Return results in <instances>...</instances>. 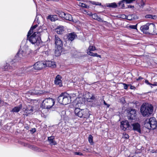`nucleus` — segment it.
<instances>
[{
	"label": "nucleus",
	"instance_id": "obj_2",
	"mask_svg": "<svg viewBox=\"0 0 157 157\" xmlns=\"http://www.w3.org/2000/svg\"><path fill=\"white\" fill-rule=\"evenodd\" d=\"M38 26V25L36 24L33 27H31L27 35V40L32 44H36L37 45L40 44L41 41L40 32L38 31L35 32L32 34L31 35V34L34 31H35V29ZM36 31V30H35Z\"/></svg>",
	"mask_w": 157,
	"mask_h": 157
},
{
	"label": "nucleus",
	"instance_id": "obj_27",
	"mask_svg": "<svg viewBox=\"0 0 157 157\" xmlns=\"http://www.w3.org/2000/svg\"><path fill=\"white\" fill-rule=\"evenodd\" d=\"M65 16L64 17V18L66 20L69 21H72L73 20L72 16L68 13L65 14Z\"/></svg>",
	"mask_w": 157,
	"mask_h": 157
},
{
	"label": "nucleus",
	"instance_id": "obj_21",
	"mask_svg": "<svg viewBox=\"0 0 157 157\" xmlns=\"http://www.w3.org/2000/svg\"><path fill=\"white\" fill-rule=\"evenodd\" d=\"M54 140L55 137L54 136L48 137V140L50 144L51 145H56V144L57 143Z\"/></svg>",
	"mask_w": 157,
	"mask_h": 157
},
{
	"label": "nucleus",
	"instance_id": "obj_28",
	"mask_svg": "<svg viewBox=\"0 0 157 157\" xmlns=\"http://www.w3.org/2000/svg\"><path fill=\"white\" fill-rule=\"evenodd\" d=\"M107 6L109 7L115 8L117 7V5L115 2H113L111 3H109L107 5Z\"/></svg>",
	"mask_w": 157,
	"mask_h": 157
},
{
	"label": "nucleus",
	"instance_id": "obj_44",
	"mask_svg": "<svg viewBox=\"0 0 157 157\" xmlns=\"http://www.w3.org/2000/svg\"><path fill=\"white\" fill-rule=\"evenodd\" d=\"M145 82L147 84L149 85H150V86H151V83H149V81H148V80H145Z\"/></svg>",
	"mask_w": 157,
	"mask_h": 157
},
{
	"label": "nucleus",
	"instance_id": "obj_18",
	"mask_svg": "<svg viewBox=\"0 0 157 157\" xmlns=\"http://www.w3.org/2000/svg\"><path fill=\"white\" fill-rule=\"evenodd\" d=\"M78 101L77 102L76 101H75L73 102V106L75 108V115L77 116H78Z\"/></svg>",
	"mask_w": 157,
	"mask_h": 157
},
{
	"label": "nucleus",
	"instance_id": "obj_33",
	"mask_svg": "<svg viewBox=\"0 0 157 157\" xmlns=\"http://www.w3.org/2000/svg\"><path fill=\"white\" fill-rule=\"evenodd\" d=\"M81 6L82 7H85L86 8H88L89 6L86 5L85 3L82 2H79V6Z\"/></svg>",
	"mask_w": 157,
	"mask_h": 157
},
{
	"label": "nucleus",
	"instance_id": "obj_52",
	"mask_svg": "<svg viewBox=\"0 0 157 157\" xmlns=\"http://www.w3.org/2000/svg\"><path fill=\"white\" fill-rule=\"evenodd\" d=\"M82 155V154H81V153H80L79 152V155Z\"/></svg>",
	"mask_w": 157,
	"mask_h": 157
},
{
	"label": "nucleus",
	"instance_id": "obj_40",
	"mask_svg": "<svg viewBox=\"0 0 157 157\" xmlns=\"http://www.w3.org/2000/svg\"><path fill=\"white\" fill-rule=\"evenodd\" d=\"M152 17V15H150V14L147 15H146L145 16V18H151Z\"/></svg>",
	"mask_w": 157,
	"mask_h": 157
},
{
	"label": "nucleus",
	"instance_id": "obj_17",
	"mask_svg": "<svg viewBox=\"0 0 157 157\" xmlns=\"http://www.w3.org/2000/svg\"><path fill=\"white\" fill-rule=\"evenodd\" d=\"M76 36H77V35H76L75 33L74 32H73L67 34V39L68 40L72 41L75 39Z\"/></svg>",
	"mask_w": 157,
	"mask_h": 157
},
{
	"label": "nucleus",
	"instance_id": "obj_8",
	"mask_svg": "<svg viewBox=\"0 0 157 157\" xmlns=\"http://www.w3.org/2000/svg\"><path fill=\"white\" fill-rule=\"evenodd\" d=\"M94 98L95 97L90 92H87L85 95H83L82 97L81 96L79 97V101L82 100V101H81V103H82L83 102H85L86 100L88 102H90L92 101Z\"/></svg>",
	"mask_w": 157,
	"mask_h": 157
},
{
	"label": "nucleus",
	"instance_id": "obj_37",
	"mask_svg": "<svg viewBox=\"0 0 157 157\" xmlns=\"http://www.w3.org/2000/svg\"><path fill=\"white\" fill-rule=\"evenodd\" d=\"M123 138L125 139H128L129 137V135L126 133L123 134Z\"/></svg>",
	"mask_w": 157,
	"mask_h": 157
},
{
	"label": "nucleus",
	"instance_id": "obj_32",
	"mask_svg": "<svg viewBox=\"0 0 157 157\" xmlns=\"http://www.w3.org/2000/svg\"><path fill=\"white\" fill-rule=\"evenodd\" d=\"M88 141L91 144H93V137L91 135H90L88 137Z\"/></svg>",
	"mask_w": 157,
	"mask_h": 157
},
{
	"label": "nucleus",
	"instance_id": "obj_35",
	"mask_svg": "<svg viewBox=\"0 0 157 157\" xmlns=\"http://www.w3.org/2000/svg\"><path fill=\"white\" fill-rule=\"evenodd\" d=\"M137 24L135 25H131L129 26V28L132 29H137Z\"/></svg>",
	"mask_w": 157,
	"mask_h": 157
},
{
	"label": "nucleus",
	"instance_id": "obj_51",
	"mask_svg": "<svg viewBox=\"0 0 157 157\" xmlns=\"http://www.w3.org/2000/svg\"><path fill=\"white\" fill-rule=\"evenodd\" d=\"M106 105L107 106V107H109V106H110V105H109V104H107V105Z\"/></svg>",
	"mask_w": 157,
	"mask_h": 157
},
{
	"label": "nucleus",
	"instance_id": "obj_38",
	"mask_svg": "<svg viewBox=\"0 0 157 157\" xmlns=\"http://www.w3.org/2000/svg\"><path fill=\"white\" fill-rule=\"evenodd\" d=\"M126 3H130L136 0H125Z\"/></svg>",
	"mask_w": 157,
	"mask_h": 157
},
{
	"label": "nucleus",
	"instance_id": "obj_10",
	"mask_svg": "<svg viewBox=\"0 0 157 157\" xmlns=\"http://www.w3.org/2000/svg\"><path fill=\"white\" fill-rule=\"evenodd\" d=\"M96 50L95 47L93 46H89L88 50H87V54L89 55L94 57H99L101 58V56L100 55H98L97 53H94L92 52V51H94Z\"/></svg>",
	"mask_w": 157,
	"mask_h": 157
},
{
	"label": "nucleus",
	"instance_id": "obj_20",
	"mask_svg": "<svg viewBox=\"0 0 157 157\" xmlns=\"http://www.w3.org/2000/svg\"><path fill=\"white\" fill-rule=\"evenodd\" d=\"M46 65V67L47 66L49 67L55 68L56 67L55 63L54 62L52 61H48L45 63Z\"/></svg>",
	"mask_w": 157,
	"mask_h": 157
},
{
	"label": "nucleus",
	"instance_id": "obj_30",
	"mask_svg": "<svg viewBox=\"0 0 157 157\" xmlns=\"http://www.w3.org/2000/svg\"><path fill=\"white\" fill-rule=\"evenodd\" d=\"M55 16H53L52 15H48L47 18L49 19L51 21H53L56 20V18H55Z\"/></svg>",
	"mask_w": 157,
	"mask_h": 157
},
{
	"label": "nucleus",
	"instance_id": "obj_31",
	"mask_svg": "<svg viewBox=\"0 0 157 157\" xmlns=\"http://www.w3.org/2000/svg\"><path fill=\"white\" fill-rule=\"evenodd\" d=\"M125 2V0H122L120 2L118 3L119 5L121 6V8H123L124 7V2Z\"/></svg>",
	"mask_w": 157,
	"mask_h": 157
},
{
	"label": "nucleus",
	"instance_id": "obj_3",
	"mask_svg": "<svg viewBox=\"0 0 157 157\" xmlns=\"http://www.w3.org/2000/svg\"><path fill=\"white\" fill-rule=\"evenodd\" d=\"M75 96V94H69L67 93H63L58 97L57 100L60 104L66 105L70 103L71 101V98Z\"/></svg>",
	"mask_w": 157,
	"mask_h": 157
},
{
	"label": "nucleus",
	"instance_id": "obj_24",
	"mask_svg": "<svg viewBox=\"0 0 157 157\" xmlns=\"http://www.w3.org/2000/svg\"><path fill=\"white\" fill-rule=\"evenodd\" d=\"M25 72H29L34 71V69L33 66H30L28 67L25 68Z\"/></svg>",
	"mask_w": 157,
	"mask_h": 157
},
{
	"label": "nucleus",
	"instance_id": "obj_48",
	"mask_svg": "<svg viewBox=\"0 0 157 157\" xmlns=\"http://www.w3.org/2000/svg\"><path fill=\"white\" fill-rule=\"evenodd\" d=\"M47 1H57V0H46Z\"/></svg>",
	"mask_w": 157,
	"mask_h": 157
},
{
	"label": "nucleus",
	"instance_id": "obj_22",
	"mask_svg": "<svg viewBox=\"0 0 157 157\" xmlns=\"http://www.w3.org/2000/svg\"><path fill=\"white\" fill-rule=\"evenodd\" d=\"M56 31L58 34H62L64 31V27L63 26H59L56 29Z\"/></svg>",
	"mask_w": 157,
	"mask_h": 157
},
{
	"label": "nucleus",
	"instance_id": "obj_45",
	"mask_svg": "<svg viewBox=\"0 0 157 157\" xmlns=\"http://www.w3.org/2000/svg\"><path fill=\"white\" fill-rule=\"evenodd\" d=\"M143 78L141 77H139L138 78L136 79V80L137 81H138L139 80H141L143 79Z\"/></svg>",
	"mask_w": 157,
	"mask_h": 157
},
{
	"label": "nucleus",
	"instance_id": "obj_34",
	"mask_svg": "<svg viewBox=\"0 0 157 157\" xmlns=\"http://www.w3.org/2000/svg\"><path fill=\"white\" fill-rule=\"evenodd\" d=\"M81 110H79V117H85V116L84 114H82V110L80 109Z\"/></svg>",
	"mask_w": 157,
	"mask_h": 157
},
{
	"label": "nucleus",
	"instance_id": "obj_36",
	"mask_svg": "<svg viewBox=\"0 0 157 157\" xmlns=\"http://www.w3.org/2000/svg\"><path fill=\"white\" fill-rule=\"evenodd\" d=\"M124 86V89L125 90H127L128 89V86H129V85H127L125 83H122Z\"/></svg>",
	"mask_w": 157,
	"mask_h": 157
},
{
	"label": "nucleus",
	"instance_id": "obj_53",
	"mask_svg": "<svg viewBox=\"0 0 157 157\" xmlns=\"http://www.w3.org/2000/svg\"><path fill=\"white\" fill-rule=\"evenodd\" d=\"M39 30V29H38L37 28L36 29V30L38 31Z\"/></svg>",
	"mask_w": 157,
	"mask_h": 157
},
{
	"label": "nucleus",
	"instance_id": "obj_47",
	"mask_svg": "<svg viewBox=\"0 0 157 157\" xmlns=\"http://www.w3.org/2000/svg\"><path fill=\"white\" fill-rule=\"evenodd\" d=\"M156 18V16L155 15H152V17H151L152 19H155Z\"/></svg>",
	"mask_w": 157,
	"mask_h": 157
},
{
	"label": "nucleus",
	"instance_id": "obj_15",
	"mask_svg": "<svg viewBox=\"0 0 157 157\" xmlns=\"http://www.w3.org/2000/svg\"><path fill=\"white\" fill-rule=\"evenodd\" d=\"M149 29L150 32L152 33L153 34H155L157 32V30L155 28V25L153 23H148Z\"/></svg>",
	"mask_w": 157,
	"mask_h": 157
},
{
	"label": "nucleus",
	"instance_id": "obj_55",
	"mask_svg": "<svg viewBox=\"0 0 157 157\" xmlns=\"http://www.w3.org/2000/svg\"><path fill=\"white\" fill-rule=\"evenodd\" d=\"M80 0H79V1H80Z\"/></svg>",
	"mask_w": 157,
	"mask_h": 157
},
{
	"label": "nucleus",
	"instance_id": "obj_42",
	"mask_svg": "<svg viewBox=\"0 0 157 157\" xmlns=\"http://www.w3.org/2000/svg\"><path fill=\"white\" fill-rule=\"evenodd\" d=\"M151 86H157V82H154V83L153 84H151V86Z\"/></svg>",
	"mask_w": 157,
	"mask_h": 157
},
{
	"label": "nucleus",
	"instance_id": "obj_49",
	"mask_svg": "<svg viewBox=\"0 0 157 157\" xmlns=\"http://www.w3.org/2000/svg\"><path fill=\"white\" fill-rule=\"evenodd\" d=\"M75 155H78V152H76L75 153Z\"/></svg>",
	"mask_w": 157,
	"mask_h": 157
},
{
	"label": "nucleus",
	"instance_id": "obj_4",
	"mask_svg": "<svg viewBox=\"0 0 157 157\" xmlns=\"http://www.w3.org/2000/svg\"><path fill=\"white\" fill-rule=\"evenodd\" d=\"M153 109V106L148 103L143 104L140 107V112L144 117L148 116L151 114Z\"/></svg>",
	"mask_w": 157,
	"mask_h": 157
},
{
	"label": "nucleus",
	"instance_id": "obj_6",
	"mask_svg": "<svg viewBox=\"0 0 157 157\" xmlns=\"http://www.w3.org/2000/svg\"><path fill=\"white\" fill-rule=\"evenodd\" d=\"M144 126L149 129H154L157 126V122L155 118L151 117L147 119L144 122Z\"/></svg>",
	"mask_w": 157,
	"mask_h": 157
},
{
	"label": "nucleus",
	"instance_id": "obj_23",
	"mask_svg": "<svg viewBox=\"0 0 157 157\" xmlns=\"http://www.w3.org/2000/svg\"><path fill=\"white\" fill-rule=\"evenodd\" d=\"M22 108V105H20L19 106L15 107L13 108L12 110V112L13 113L18 112Z\"/></svg>",
	"mask_w": 157,
	"mask_h": 157
},
{
	"label": "nucleus",
	"instance_id": "obj_11",
	"mask_svg": "<svg viewBox=\"0 0 157 157\" xmlns=\"http://www.w3.org/2000/svg\"><path fill=\"white\" fill-rule=\"evenodd\" d=\"M34 70H41L46 67L45 63L42 61H38L36 63L33 65Z\"/></svg>",
	"mask_w": 157,
	"mask_h": 157
},
{
	"label": "nucleus",
	"instance_id": "obj_43",
	"mask_svg": "<svg viewBox=\"0 0 157 157\" xmlns=\"http://www.w3.org/2000/svg\"><path fill=\"white\" fill-rule=\"evenodd\" d=\"M130 88L131 89H135V87L133 86H132L131 85H130Z\"/></svg>",
	"mask_w": 157,
	"mask_h": 157
},
{
	"label": "nucleus",
	"instance_id": "obj_50",
	"mask_svg": "<svg viewBox=\"0 0 157 157\" xmlns=\"http://www.w3.org/2000/svg\"><path fill=\"white\" fill-rule=\"evenodd\" d=\"M104 104L105 105H107V104L106 103L105 101H104Z\"/></svg>",
	"mask_w": 157,
	"mask_h": 157
},
{
	"label": "nucleus",
	"instance_id": "obj_14",
	"mask_svg": "<svg viewBox=\"0 0 157 157\" xmlns=\"http://www.w3.org/2000/svg\"><path fill=\"white\" fill-rule=\"evenodd\" d=\"M23 111L25 113V114H24V115H26L27 116L28 114L32 113L33 111V107L29 105L26 107V108H24L23 109Z\"/></svg>",
	"mask_w": 157,
	"mask_h": 157
},
{
	"label": "nucleus",
	"instance_id": "obj_39",
	"mask_svg": "<svg viewBox=\"0 0 157 157\" xmlns=\"http://www.w3.org/2000/svg\"><path fill=\"white\" fill-rule=\"evenodd\" d=\"M37 20V21L38 23V25L40 23V21L38 20V17H37V15H36V18L34 22H35Z\"/></svg>",
	"mask_w": 157,
	"mask_h": 157
},
{
	"label": "nucleus",
	"instance_id": "obj_54",
	"mask_svg": "<svg viewBox=\"0 0 157 157\" xmlns=\"http://www.w3.org/2000/svg\"><path fill=\"white\" fill-rule=\"evenodd\" d=\"M155 34H157V32H156V33Z\"/></svg>",
	"mask_w": 157,
	"mask_h": 157
},
{
	"label": "nucleus",
	"instance_id": "obj_7",
	"mask_svg": "<svg viewBox=\"0 0 157 157\" xmlns=\"http://www.w3.org/2000/svg\"><path fill=\"white\" fill-rule=\"evenodd\" d=\"M55 103V100L52 98H49L45 99L41 104V107L44 109H50Z\"/></svg>",
	"mask_w": 157,
	"mask_h": 157
},
{
	"label": "nucleus",
	"instance_id": "obj_9",
	"mask_svg": "<svg viewBox=\"0 0 157 157\" xmlns=\"http://www.w3.org/2000/svg\"><path fill=\"white\" fill-rule=\"evenodd\" d=\"M128 119L131 120H135L137 118V114L136 110L133 109H130L127 114Z\"/></svg>",
	"mask_w": 157,
	"mask_h": 157
},
{
	"label": "nucleus",
	"instance_id": "obj_26",
	"mask_svg": "<svg viewBox=\"0 0 157 157\" xmlns=\"http://www.w3.org/2000/svg\"><path fill=\"white\" fill-rule=\"evenodd\" d=\"M39 93V91L37 90H31L28 92V94L32 95H36Z\"/></svg>",
	"mask_w": 157,
	"mask_h": 157
},
{
	"label": "nucleus",
	"instance_id": "obj_16",
	"mask_svg": "<svg viewBox=\"0 0 157 157\" xmlns=\"http://www.w3.org/2000/svg\"><path fill=\"white\" fill-rule=\"evenodd\" d=\"M133 127V129L139 133H141L140 125L138 123H134L132 124Z\"/></svg>",
	"mask_w": 157,
	"mask_h": 157
},
{
	"label": "nucleus",
	"instance_id": "obj_5",
	"mask_svg": "<svg viewBox=\"0 0 157 157\" xmlns=\"http://www.w3.org/2000/svg\"><path fill=\"white\" fill-rule=\"evenodd\" d=\"M55 47V55L56 56H59L62 52L63 42L61 39L57 35L54 37Z\"/></svg>",
	"mask_w": 157,
	"mask_h": 157
},
{
	"label": "nucleus",
	"instance_id": "obj_12",
	"mask_svg": "<svg viewBox=\"0 0 157 157\" xmlns=\"http://www.w3.org/2000/svg\"><path fill=\"white\" fill-rule=\"evenodd\" d=\"M127 121H123L121 122V128L124 131L130 129L131 128Z\"/></svg>",
	"mask_w": 157,
	"mask_h": 157
},
{
	"label": "nucleus",
	"instance_id": "obj_29",
	"mask_svg": "<svg viewBox=\"0 0 157 157\" xmlns=\"http://www.w3.org/2000/svg\"><path fill=\"white\" fill-rule=\"evenodd\" d=\"M57 13L60 17H61L64 18V17L65 16V13L62 11H58Z\"/></svg>",
	"mask_w": 157,
	"mask_h": 157
},
{
	"label": "nucleus",
	"instance_id": "obj_13",
	"mask_svg": "<svg viewBox=\"0 0 157 157\" xmlns=\"http://www.w3.org/2000/svg\"><path fill=\"white\" fill-rule=\"evenodd\" d=\"M61 77L59 75H58L55 78L54 83L56 85H58L61 87L62 86V81L61 80Z\"/></svg>",
	"mask_w": 157,
	"mask_h": 157
},
{
	"label": "nucleus",
	"instance_id": "obj_19",
	"mask_svg": "<svg viewBox=\"0 0 157 157\" xmlns=\"http://www.w3.org/2000/svg\"><path fill=\"white\" fill-rule=\"evenodd\" d=\"M149 24H147L140 27V29L144 33L146 34L147 33V30L149 29Z\"/></svg>",
	"mask_w": 157,
	"mask_h": 157
},
{
	"label": "nucleus",
	"instance_id": "obj_1",
	"mask_svg": "<svg viewBox=\"0 0 157 157\" xmlns=\"http://www.w3.org/2000/svg\"><path fill=\"white\" fill-rule=\"evenodd\" d=\"M30 53V49L26 45L21 48L15 57V59L10 62L9 64L6 65L2 67L3 71L14 69L16 67V62L19 61L21 59L26 58Z\"/></svg>",
	"mask_w": 157,
	"mask_h": 157
},
{
	"label": "nucleus",
	"instance_id": "obj_46",
	"mask_svg": "<svg viewBox=\"0 0 157 157\" xmlns=\"http://www.w3.org/2000/svg\"><path fill=\"white\" fill-rule=\"evenodd\" d=\"M128 8H133L134 7V6H133L128 5Z\"/></svg>",
	"mask_w": 157,
	"mask_h": 157
},
{
	"label": "nucleus",
	"instance_id": "obj_25",
	"mask_svg": "<svg viewBox=\"0 0 157 157\" xmlns=\"http://www.w3.org/2000/svg\"><path fill=\"white\" fill-rule=\"evenodd\" d=\"M92 17L93 19L97 20L99 21H102V19L96 13L92 14Z\"/></svg>",
	"mask_w": 157,
	"mask_h": 157
},
{
	"label": "nucleus",
	"instance_id": "obj_41",
	"mask_svg": "<svg viewBox=\"0 0 157 157\" xmlns=\"http://www.w3.org/2000/svg\"><path fill=\"white\" fill-rule=\"evenodd\" d=\"M144 5L145 3L144 2H142V3H141L140 6V7L143 8Z\"/></svg>",
	"mask_w": 157,
	"mask_h": 157
}]
</instances>
